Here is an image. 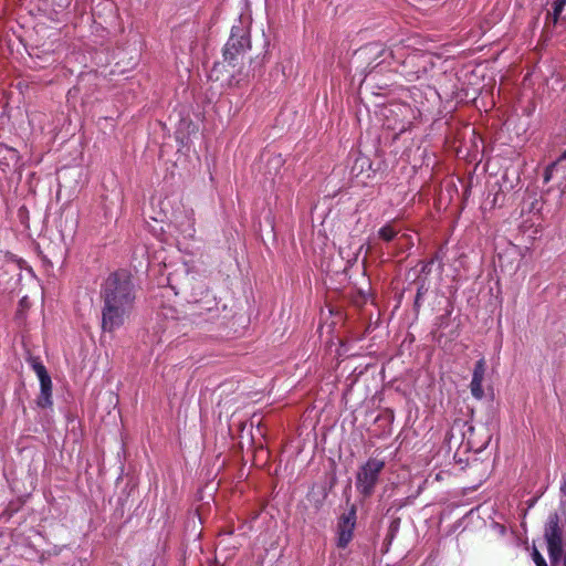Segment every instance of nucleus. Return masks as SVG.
I'll use <instances>...</instances> for the list:
<instances>
[{
	"label": "nucleus",
	"instance_id": "obj_18",
	"mask_svg": "<svg viewBox=\"0 0 566 566\" xmlns=\"http://www.w3.org/2000/svg\"><path fill=\"white\" fill-rule=\"evenodd\" d=\"M412 284L416 285V292L427 294L430 290V280L426 275H413Z\"/></svg>",
	"mask_w": 566,
	"mask_h": 566
},
{
	"label": "nucleus",
	"instance_id": "obj_11",
	"mask_svg": "<svg viewBox=\"0 0 566 566\" xmlns=\"http://www.w3.org/2000/svg\"><path fill=\"white\" fill-rule=\"evenodd\" d=\"M463 438L467 439L468 448L479 453L486 449L492 437L488 427L481 423L478 427L469 426Z\"/></svg>",
	"mask_w": 566,
	"mask_h": 566
},
{
	"label": "nucleus",
	"instance_id": "obj_8",
	"mask_svg": "<svg viewBox=\"0 0 566 566\" xmlns=\"http://www.w3.org/2000/svg\"><path fill=\"white\" fill-rule=\"evenodd\" d=\"M170 232L175 237L177 244L181 245L195 238V213L192 210L177 212L170 224Z\"/></svg>",
	"mask_w": 566,
	"mask_h": 566
},
{
	"label": "nucleus",
	"instance_id": "obj_6",
	"mask_svg": "<svg viewBox=\"0 0 566 566\" xmlns=\"http://www.w3.org/2000/svg\"><path fill=\"white\" fill-rule=\"evenodd\" d=\"M248 49H250L248 30L243 25H233L223 52L229 66L235 67Z\"/></svg>",
	"mask_w": 566,
	"mask_h": 566
},
{
	"label": "nucleus",
	"instance_id": "obj_26",
	"mask_svg": "<svg viewBox=\"0 0 566 566\" xmlns=\"http://www.w3.org/2000/svg\"><path fill=\"white\" fill-rule=\"evenodd\" d=\"M564 160H566V150H564V151L558 156V158H557V160H556L555 163H556V165H557V164L563 163Z\"/></svg>",
	"mask_w": 566,
	"mask_h": 566
},
{
	"label": "nucleus",
	"instance_id": "obj_7",
	"mask_svg": "<svg viewBox=\"0 0 566 566\" xmlns=\"http://www.w3.org/2000/svg\"><path fill=\"white\" fill-rule=\"evenodd\" d=\"M382 114L387 118V127L399 133L405 132L413 118V111L406 103H392L382 109Z\"/></svg>",
	"mask_w": 566,
	"mask_h": 566
},
{
	"label": "nucleus",
	"instance_id": "obj_16",
	"mask_svg": "<svg viewBox=\"0 0 566 566\" xmlns=\"http://www.w3.org/2000/svg\"><path fill=\"white\" fill-rule=\"evenodd\" d=\"M399 527H400V518L399 517H395L390 522L387 535H386V537L384 539V545L386 546V551H388L390 545L392 544L395 537L397 536V534L399 532Z\"/></svg>",
	"mask_w": 566,
	"mask_h": 566
},
{
	"label": "nucleus",
	"instance_id": "obj_27",
	"mask_svg": "<svg viewBox=\"0 0 566 566\" xmlns=\"http://www.w3.org/2000/svg\"><path fill=\"white\" fill-rule=\"evenodd\" d=\"M536 566H548V565H547V563H546V560H545V562H543V563H541V564H537Z\"/></svg>",
	"mask_w": 566,
	"mask_h": 566
},
{
	"label": "nucleus",
	"instance_id": "obj_22",
	"mask_svg": "<svg viewBox=\"0 0 566 566\" xmlns=\"http://www.w3.org/2000/svg\"><path fill=\"white\" fill-rule=\"evenodd\" d=\"M556 167V163H552L551 165H548L545 170H544V182L547 184L551 181L552 177H553V171Z\"/></svg>",
	"mask_w": 566,
	"mask_h": 566
},
{
	"label": "nucleus",
	"instance_id": "obj_2",
	"mask_svg": "<svg viewBox=\"0 0 566 566\" xmlns=\"http://www.w3.org/2000/svg\"><path fill=\"white\" fill-rule=\"evenodd\" d=\"M384 468L385 461L377 458H369L358 468L355 488L364 499H369L374 494Z\"/></svg>",
	"mask_w": 566,
	"mask_h": 566
},
{
	"label": "nucleus",
	"instance_id": "obj_17",
	"mask_svg": "<svg viewBox=\"0 0 566 566\" xmlns=\"http://www.w3.org/2000/svg\"><path fill=\"white\" fill-rule=\"evenodd\" d=\"M566 6V0H554L553 2V11L547 12L546 19L551 20L553 24H556L564 8Z\"/></svg>",
	"mask_w": 566,
	"mask_h": 566
},
{
	"label": "nucleus",
	"instance_id": "obj_28",
	"mask_svg": "<svg viewBox=\"0 0 566 566\" xmlns=\"http://www.w3.org/2000/svg\"><path fill=\"white\" fill-rule=\"evenodd\" d=\"M562 558H563V566H566V554Z\"/></svg>",
	"mask_w": 566,
	"mask_h": 566
},
{
	"label": "nucleus",
	"instance_id": "obj_15",
	"mask_svg": "<svg viewBox=\"0 0 566 566\" xmlns=\"http://www.w3.org/2000/svg\"><path fill=\"white\" fill-rule=\"evenodd\" d=\"M18 161V153L15 149L6 145H0V166L4 168L10 167Z\"/></svg>",
	"mask_w": 566,
	"mask_h": 566
},
{
	"label": "nucleus",
	"instance_id": "obj_13",
	"mask_svg": "<svg viewBox=\"0 0 566 566\" xmlns=\"http://www.w3.org/2000/svg\"><path fill=\"white\" fill-rule=\"evenodd\" d=\"M405 235H399V230L391 222H387L378 229L376 238L385 243H396Z\"/></svg>",
	"mask_w": 566,
	"mask_h": 566
},
{
	"label": "nucleus",
	"instance_id": "obj_25",
	"mask_svg": "<svg viewBox=\"0 0 566 566\" xmlns=\"http://www.w3.org/2000/svg\"><path fill=\"white\" fill-rule=\"evenodd\" d=\"M560 493L566 496V472L562 474Z\"/></svg>",
	"mask_w": 566,
	"mask_h": 566
},
{
	"label": "nucleus",
	"instance_id": "obj_12",
	"mask_svg": "<svg viewBox=\"0 0 566 566\" xmlns=\"http://www.w3.org/2000/svg\"><path fill=\"white\" fill-rule=\"evenodd\" d=\"M34 371L39 378L40 387H41V396L39 400V405L42 407L51 405V391H52V381L49 376L45 367L38 363L33 365Z\"/></svg>",
	"mask_w": 566,
	"mask_h": 566
},
{
	"label": "nucleus",
	"instance_id": "obj_3",
	"mask_svg": "<svg viewBox=\"0 0 566 566\" xmlns=\"http://www.w3.org/2000/svg\"><path fill=\"white\" fill-rule=\"evenodd\" d=\"M544 539L551 564L555 566L564 554V528L557 512L549 513L544 524Z\"/></svg>",
	"mask_w": 566,
	"mask_h": 566
},
{
	"label": "nucleus",
	"instance_id": "obj_21",
	"mask_svg": "<svg viewBox=\"0 0 566 566\" xmlns=\"http://www.w3.org/2000/svg\"><path fill=\"white\" fill-rule=\"evenodd\" d=\"M424 296H426V294H420V292H416V296H415V301H413V311L417 315L423 304Z\"/></svg>",
	"mask_w": 566,
	"mask_h": 566
},
{
	"label": "nucleus",
	"instance_id": "obj_20",
	"mask_svg": "<svg viewBox=\"0 0 566 566\" xmlns=\"http://www.w3.org/2000/svg\"><path fill=\"white\" fill-rule=\"evenodd\" d=\"M482 384H483L482 380H478V379H473V378L471 379V382H470L471 395L478 400H481L484 397V390H483Z\"/></svg>",
	"mask_w": 566,
	"mask_h": 566
},
{
	"label": "nucleus",
	"instance_id": "obj_4",
	"mask_svg": "<svg viewBox=\"0 0 566 566\" xmlns=\"http://www.w3.org/2000/svg\"><path fill=\"white\" fill-rule=\"evenodd\" d=\"M356 53L359 57L368 61L364 69L365 76L376 70L382 72L391 69V61L396 60V54L392 51L376 42L364 45Z\"/></svg>",
	"mask_w": 566,
	"mask_h": 566
},
{
	"label": "nucleus",
	"instance_id": "obj_19",
	"mask_svg": "<svg viewBox=\"0 0 566 566\" xmlns=\"http://www.w3.org/2000/svg\"><path fill=\"white\" fill-rule=\"evenodd\" d=\"M485 371H486V363H485V359L482 357L474 365L472 378L483 381Z\"/></svg>",
	"mask_w": 566,
	"mask_h": 566
},
{
	"label": "nucleus",
	"instance_id": "obj_5",
	"mask_svg": "<svg viewBox=\"0 0 566 566\" xmlns=\"http://www.w3.org/2000/svg\"><path fill=\"white\" fill-rule=\"evenodd\" d=\"M433 67L432 56L426 52L413 51L395 69L408 82L422 78Z\"/></svg>",
	"mask_w": 566,
	"mask_h": 566
},
{
	"label": "nucleus",
	"instance_id": "obj_24",
	"mask_svg": "<svg viewBox=\"0 0 566 566\" xmlns=\"http://www.w3.org/2000/svg\"><path fill=\"white\" fill-rule=\"evenodd\" d=\"M532 558H533V562L535 563V565L545 562L544 556L538 552V549L535 546H533V549H532Z\"/></svg>",
	"mask_w": 566,
	"mask_h": 566
},
{
	"label": "nucleus",
	"instance_id": "obj_14",
	"mask_svg": "<svg viewBox=\"0 0 566 566\" xmlns=\"http://www.w3.org/2000/svg\"><path fill=\"white\" fill-rule=\"evenodd\" d=\"M437 261H441L439 254H436L433 255L431 259L429 260H426V261H420L418 263L417 266L412 268L408 275L410 276L411 274L412 275H426L427 277H429V275L431 274L432 272V268H433V264L437 262Z\"/></svg>",
	"mask_w": 566,
	"mask_h": 566
},
{
	"label": "nucleus",
	"instance_id": "obj_9",
	"mask_svg": "<svg viewBox=\"0 0 566 566\" xmlns=\"http://www.w3.org/2000/svg\"><path fill=\"white\" fill-rule=\"evenodd\" d=\"M356 514L357 509L353 504L346 513L339 516L337 522V547L346 548L353 539L357 518Z\"/></svg>",
	"mask_w": 566,
	"mask_h": 566
},
{
	"label": "nucleus",
	"instance_id": "obj_10",
	"mask_svg": "<svg viewBox=\"0 0 566 566\" xmlns=\"http://www.w3.org/2000/svg\"><path fill=\"white\" fill-rule=\"evenodd\" d=\"M349 160L352 161L349 175L357 182L365 185L367 180L375 176L376 169L373 168L369 157L359 151H354L350 154Z\"/></svg>",
	"mask_w": 566,
	"mask_h": 566
},
{
	"label": "nucleus",
	"instance_id": "obj_23",
	"mask_svg": "<svg viewBox=\"0 0 566 566\" xmlns=\"http://www.w3.org/2000/svg\"><path fill=\"white\" fill-rule=\"evenodd\" d=\"M491 527L500 535V536H505L506 535V532H507V528L505 525L501 524V523H497V522H493L491 524Z\"/></svg>",
	"mask_w": 566,
	"mask_h": 566
},
{
	"label": "nucleus",
	"instance_id": "obj_1",
	"mask_svg": "<svg viewBox=\"0 0 566 566\" xmlns=\"http://www.w3.org/2000/svg\"><path fill=\"white\" fill-rule=\"evenodd\" d=\"M102 328L113 333L122 327L134 307V285L126 272L111 274L103 286Z\"/></svg>",
	"mask_w": 566,
	"mask_h": 566
}]
</instances>
